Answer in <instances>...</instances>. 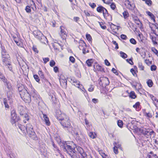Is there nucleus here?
<instances>
[{"instance_id": "f257e3e1", "label": "nucleus", "mask_w": 158, "mask_h": 158, "mask_svg": "<svg viewBox=\"0 0 158 158\" xmlns=\"http://www.w3.org/2000/svg\"><path fill=\"white\" fill-rule=\"evenodd\" d=\"M61 145L64 152H66L72 158H93L91 155L87 156L86 153L84 152L83 149L80 147H76L77 151L75 148H73L70 145L69 142H64Z\"/></svg>"}, {"instance_id": "f03ea898", "label": "nucleus", "mask_w": 158, "mask_h": 158, "mask_svg": "<svg viewBox=\"0 0 158 158\" xmlns=\"http://www.w3.org/2000/svg\"><path fill=\"white\" fill-rule=\"evenodd\" d=\"M26 130L29 136L34 139H36L37 137L32 125L31 124H28L26 125Z\"/></svg>"}, {"instance_id": "7ed1b4c3", "label": "nucleus", "mask_w": 158, "mask_h": 158, "mask_svg": "<svg viewBox=\"0 0 158 158\" xmlns=\"http://www.w3.org/2000/svg\"><path fill=\"white\" fill-rule=\"evenodd\" d=\"M34 35L35 37L39 40L42 43L45 44L47 39L43 34L39 31H35L33 32Z\"/></svg>"}, {"instance_id": "20e7f679", "label": "nucleus", "mask_w": 158, "mask_h": 158, "mask_svg": "<svg viewBox=\"0 0 158 158\" xmlns=\"http://www.w3.org/2000/svg\"><path fill=\"white\" fill-rule=\"evenodd\" d=\"M25 110V107L22 106H19L18 108V110L20 114L25 118L23 120V122L25 123L27 121L29 120L28 116L26 113Z\"/></svg>"}, {"instance_id": "39448f33", "label": "nucleus", "mask_w": 158, "mask_h": 158, "mask_svg": "<svg viewBox=\"0 0 158 158\" xmlns=\"http://www.w3.org/2000/svg\"><path fill=\"white\" fill-rule=\"evenodd\" d=\"M31 95L34 99L37 100V102H38V103L39 105L40 101L43 102V101L40 95L34 89H31Z\"/></svg>"}, {"instance_id": "423d86ee", "label": "nucleus", "mask_w": 158, "mask_h": 158, "mask_svg": "<svg viewBox=\"0 0 158 158\" xmlns=\"http://www.w3.org/2000/svg\"><path fill=\"white\" fill-rule=\"evenodd\" d=\"M61 121L60 123L64 128H69L70 127V123L69 122V117L67 116L63 118Z\"/></svg>"}, {"instance_id": "0eeeda50", "label": "nucleus", "mask_w": 158, "mask_h": 158, "mask_svg": "<svg viewBox=\"0 0 158 158\" xmlns=\"http://www.w3.org/2000/svg\"><path fill=\"white\" fill-rule=\"evenodd\" d=\"M11 122L12 124L17 122L20 119L19 116H17L15 110H13L11 111Z\"/></svg>"}, {"instance_id": "6e6552de", "label": "nucleus", "mask_w": 158, "mask_h": 158, "mask_svg": "<svg viewBox=\"0 0 158 158\" xmlns=\"http://www.w3.org/2000/svg\"><path fill=\"white\" fill-rule=\"evenodd\" d=\"M23 94V95H21V98L26 103H29L31 101V96L28 92L26 93V94Z\"/></svg>"}, {"instance_id": "1a4fd4ad", "label": "nucleus", "mask_w": 158, "mask_h": 158, "mask_svg": "<svg viewBox=\"0 0 158 158\" xmlns=\"http://www.w3.org/2000/svg\"><path fill=\"white\" fill-rule=\"evenodd\" d=\"M55 116L57 119L59 120L63 119V118L65 117L66 115L65 114L62 113L60 110H57L56 111Z\"/></svg>"}, {"instance_id": "9d476101", "label": "nucleus", "mask_w": 158, "mask_h": 158, "mask_svg": "<svg viewBox=\"0 0 158 158\" xmlns=\"http://www.w3.org/2000/svg\"><path fill=\"white\" fill-rule=\"evenodd\" d=\"M18 90L19 92L20 95H23L24 94L27 93V90L25 88L24 86L23 85H19L18 87Z\"/></svg>"}, {"instance_id": "9b49d317", "label": "nucleus", "mask_w": 158, "mask_h": 158, "mask_svg": "<svg viewBox=\"0 0 158 158\" xmlns=\"http://www.w3.org/2000/svg\"><path fill=\"white\" fill-rule=\"evenodd\" d=\"M100 82H102V84L104 85H108L110 84V81L108 78L105 77H101L100 78ZM100 84V82H99Z\"/></svg>"}, {"instance_id": "f8f14e48", "label": "nucleus", "mask_w": 158, "mask_h": 158, "mask_svg": "<svg viewBox=\"0 0 158 158\" xmlns=\"http://www.w3.org/2000/svg\"><path fill=\"white\" fill-rule=\"evenodd\" d=\"M94 70L95 72H96L97 71H100L102 72H105L104 69L100 65L96 63L95 65L93 66Z\"/></svg>"}, {"instance_id": "ddd939ff", "label": "nucleus", "mask_w": 158, "mask_h": 158, "mask_svg": "<svg viewBox=\"0 0 158 158\" xmlns=\"http://www.w3.org/2000/svg\"><path fill=\"white\" fill-rule=\"evenodd\" d=\"M12 102V100L10 99H3V102L6 108L9 109L10 107L9 106L11 104Z\"/></svg>"}, {"instance_id": "4468645a", "label": "nucleus", "mask_w": 158, "mask_h": 158, "mask_svg": "<svg viewBox=\"0 0 158 158\" xmlns=\"http://www.w3.org/2000/svg\"><path fill=\"white\" fill-rule=\"evenodd\" d=\"M60 36L63 39H64L67 36V34L65 31V29L64 27L62 26L60 27Z\"/></svg>"}, {"instance_id": "2eb2a0df", "label": "nucleus", "mask_w": 158, "mask_h": 158, "mask_svg": "<svg viewBox=\"0 0 158 158\" xmlns=\"http://www.w3.org/2000/svg\"><path fill=\"white\" fill-rule=\"evenodd\" d=\"M125 5L127 8L130 10H132L134 8V5L133 4H131L129 0H126Z\"/></svg>"}, {"instance_id": "dca6fc26", "label": "nucleus", "mask_w": 158, "mask_h": 158, "mask_svg": "<svg viewBox=\"0 0 158 158\" xmlns=\"http://www.w3.org/2000/svg\"><path fill=\"white\" fill-rule=\"evenodd\" d=\"M43 117L46 124L48 126H49L50 125V122L48 117L45 114H43Z\"/></svg>"}, {"instance_id": "f3484780", "label": "nucleus", "mask_w": 158, "mask_h": 158, "mask_svg": "<svg viewBox=\"0 0 158 158\" xmlns=\"http://www.w3.org/2000/svg\"><path fill=\"white\" fill-rule=\"evenodd\" d=\"M105 8L103 6H101L98 7L97 8V11L99 13H102L103 12Z\"/></svg>"}, {"instance_id": "a211bd4d", "label": "nucleus", "mask_w": 158, "mask_h": 158, "mask_svg": "<svg viewBox=\"0 0 158 158\" xmlns=\"http://www.w3.org/2000/svg\"><path fill=\"white\" fill-rule=\"evenodd\" d=\"M114 144L115 145V146L113 148L114 152L115 154H117L118 153L117 148H119L120 146L121 145L118 144V147L117 145L116 146H115V144H116V143H114Z\"/></svg>"}, {"instance_id": "6ab92c4d", "label": "nucleus", "mask_w": 158, "mask_h": 158, "mask_svg": "<svg viewBox=\"0 0 158 158\" xmlns=\"http://www.w3.org/2000/svg\"><path fill=\"white\" fill-rule=\"evenodd\" d=\"M93 60L92 59H88L86 62L88 66L89 67L92 66V64L93 63Z\"/></svg>"}, {"instance_id": "aec40b11", "label": "nucleus", "mask_w": 158, "mask_h": 158, "mask_svg": "<svg viewBox=\"0 0 158 158\" xmlns=\"http://www.w3.org/2000/svg\"><path fill=\"white\" fill-rule=\"evenodd\" d=\"M135 23L137 25H140L141 27L143 25L142 23L140 21L139 19L137 18L136 17L134 19Z\"/></svg>"}, {"instance_id": "412c9836", "label": "nucleus", "mask_w": 158, "mask_h": 158, "mask_svg": "<svg viewBox=\"0 0 158 158\" xmlns=\"http://www.w3.org/2000/svg\"><path fill=\"white\" fill-rule=\"evenodd\" d=\"M146 13L149 16H150L152 19H153L154 21H155V16L152 13L149 11H147Z\"/></svg>"}, {"instance_id": "4be33fe9", "label": "nucleus", "mask_w": 158, "mask_h": 158, "mask_svg": "<svg viewBox=\"0 0 158 158\" xmlns=\"http://www.w3.org/2000/svg\"><path fill=\"white\" fill-rule=\"evenodd\" d=\"M150 38L152 40L154 44L156 45L157 44V42L156 41V37L151 35L150 36Z\"/></svg>"}, {"instance_id": "5701e85b", "label": "nucleus", "mask_w": 158, "mask_h": 158, "mask_svg": "<svg viewBox=\"0 0 158 158\" xmlns=\"http://www.w3.org/2000/svg\"><path fill=\"white\" fill-rule=\"evenodd\" d=\"M89 136L92 139H94L96 137V135L93 132H90L89 134Z\"/></svg>"}, {"instance_id": "b1692460", "label": "nucleus", "mask_w": 158, "mask_h": 158, "mask_svg": "<svg viewBox=\"0 0 158 158\" xmlns=\"http://www.w3.org/2000/svg\"><path fill=\"white\" fill-rule=\"evenodd\" d=\"M129 96L130 98L132 99H135L136 96L134 91H131L129 95Z\"/></svg>"}, {"instance_id": "393cba45", "label": "nucleus", "mask_w": 158, "mask_h": 158, "mask_svg": "<svg viewBox=\"0 0 158 158\" xmlns=\"http://www.w3.org/2000/svg\"><path fill=\"white\" fill-rule=\"evenodd\" d=\"M30 7L33 10H35L36 9V5L34 2L33 1H31V5Z\"/></svg>"}, {"instance_id": "a878e982", "label": "nucleus", "mask_w": 158, "mask_h": 158, "mask_svg": "<svg viewBox=\"0 0 158 158\" xmlns=\"http://www.w3.org/2000/svg\"><path fill=\"white\" fill-rule=\"evenodd\" d=\"M148 86L150 87H152L153 85V82L152 81L151 79H149L147 82Z\"/></svg>"}, {"instance_id": "bb28decb", "label": "nucleus", "mask_w": 158, "mask_h": 158, "mask_svg": "<svg viewBox=\"0 0 158 158\" xmlns=\"http://www.w3.org/2000/svg\"><path fill=\"white\" fill-rule=\"evenodd\" d=\"M138 65L139 68L141 70H143L144 69V67L143 65L142 64V63L139 62L138 63Z\"/></svg>"}, {"instance_id": "cd10ccee", "label": "nucleus", "mask_w": 158, "mask_h": 158, "mask_svg": "<svg viewBox=\"0 0 158 158\" xmlns=\"http://www.w3.org/2000/svg\"><path fill=\"white\" fill-rule=\"evenodd\" d=\"M19 127L21 131H23V132H25L26 128V127H25V126L23 125H20L19 126Z\"/></svg>"}, {"instance_id": "c85d7f7f", "label": "nucleus", "mask_w": 158, "mask_h": 158, "mask_svg": "<svg viewBox=\"0 0 158 158\" xmlns=\"http://www.w3.org/2000/svg\"><path fill=\"white\" fill-rule=\"evenodd\" d=\"M152 26L150 25V27L151 28V30H152V28L155 29H156L158 28V24L156 23L155 24H152Z\"/></svg>"}, {"instance_id": "c756f323", "label": "nucleus", "mask_w": 158, "mask_h": 158, "mask_svg": "<svg viewBox=\"0 0 158 158\" xmlns=\"http://www.w3.org/2000/svg\"><path fill=\"white\" fill-rule=\"evenodd\" d=\"M51 142L52 143V145L53 146L54 148V150H55L57 151L58 152H59L60 151L58 149L57 147L55 145L53 141H52Z\"/></svg>"}, {"instance_id": "7c9ffc66", "label": "nucleus", "mask_w": 158, "mask_h": 158, "mask_svg": "<svg viewBox=\"0 0 158 158\" xmlns=\"http://www.w3.org/2000/svg\"><path fill=\"white\" fill-rule=\"evenodd\" d=\"M120 53L121 55V56L123 58H126L127 57V55L126 53L122 52H120Z\"/></svg>"}, {"instance_id": "2f4dec72", "label": "nucleus", "mask_w": 158, "mask_h": 158, "mask_svg": "<svg viewBox=\"0 0 158 158\" xmlns=\"http://www.w3.org/2000/svg\"><path fill=\"white\" fill-rule=\"evenodd\" d=\"M152 50L154 53L158 56V51L155 48H152Z\"/></svg>"}, {"instance_id": "473e14b6", "label": "nucleus", "mask_w": 158, "mask_h": 158, "mask_svg": "<svg viewBox=\"0 0 158 158\" xmlns=\"http://www.w3.org/2000/svg\"><path fill=\"white\" fill-rule=\"evenodd\" d=\"M74 134L76 136V139L79 140L81 141V138L80 137L78 133L77 132H75Z\"/></svg>"}, {"instance_id": "72a5a7b5", "label": "nucleus", "mask_w": 158, "mask_h": 158, "mask_svg": "<svg viewBox=\"0 0 158 158\" xmlns=\"http://www.w3.org/2000/svg\"><path fill=\"white\" fill-rule=\"evenodd\" d=\"M117 124L119 127L121 128L123 126V122L122 120H119L118 121Z\"/></svg>"}, {"instance_id": "f704fd0d", "label": "nucleus", "mask_w": 158, "mask_h": 158, "mask_svg": "<svg viewBox=\"0 0 158 158\" xmlns=\"http://www.w3.org/2000/svg\"><path fill=\"white\" fill-rule=\"evenodd\" d=\"M102 13L103 14V15L105 18V17H106L108 15V13L107 10L106 8L104 9V10L103 12Z\"/></svg>"}, {"instance_id": "c9c22d12", "label": "nucleus", "mask_w": 158, "mask_h": 158, "mask_svg": "<svg viewBox=\"0 0 158 158\" xmlns=\"http://www.w3.org/2000/svg\"><path fill=\"white\" fill-rule=\"evenodd\" d=\"M124 18L126 19L129 16V14L127 12L125 11L123 13Z\"/></svg>"}, {"instance_id": "e433bc0d", "label": "nucleus", "mask_w": 158, "mask_h": 158, "mask_svg": "<svg viewBox=\"0 0 158 158\" xmlns=\"http://www.w3.org/2000/svg\"><path fill=\"white\" fill-rule=\"evenodd\" d=\"M2 56L3 58H7V56L8 55H7L6 54V52H2Z\"/></svg>"}, {"instance_id": "4c0bfd02", "label": "nucleus", "mask_w": 158, "mask_h": 158, "mask_svg": "<svg viewBox=\"0 0 158 158\" xmlns=\"http://www.w3.org/2000/svg\"><path fill=\"white\" fill-rule=\"evenodd\" d=\"M140 106V103L139 102H137L133 106V107L136 109L137 108H139Z\"/></svg>"}, {"instance_id": "58836bf2", "label": "nucleus", "mask_w": 158, "mask_h": 158, "mask_svg": "<svg viewBox=\"0 0 158 158\" xmlns=\"http://www.w3.org/2000/svg\"><path fill=\"white\" fill-rule=\"evenodd\" d=\"M145 2V3L149 6L152 5V2L151 0H146Z\"/></svg>"}, {"instance_id": "ea45409f", "label": "nucleus", "mask_w": 158, "mask_h": 158, "mask_svg": "<svg viewBox=\"0 0 158 158\" xmlns=\"http://www.w3.org/2000/svg\"><path fill=\"white\" fill-rule=\"evenodd\" d=\"M25 10L27 12H30L31 11V7L28 6H27L26 7Z\"/></svg>"}, {"instance_id": "a19ab883", "label": "nucleus", "mask_w": 158, "mask_h": 158, "mask_svg": "<svg viewBox=\"0 0 158 158\" xmlns=\"http://www.w3.org/2000/svg\"><path fill=\"white\" fill-rule=\"evenodd\" d=\"M38 74L41 78H44V75L41 71L39 70L38 71Z\"/></svg>"}, {"instance_id": "79ce46f5", "label": "nucleus", "mask_w": 158, "mask_h": 158, "mask_svg": "<svg viewBox=\"0 0 158 158\" xmlns=\"http://www.w3.org/2000/svg\"><path fill=\"white\" fill-rule=\"evenodd\" d=\"M34 77L35 81L37 82H39L40 81V79L39 78V77L37 75H34L33 76Z\"/></svg>"}, {"instance_id": "37998d69", "label": "nucleus", "mask_w": 158, "mask_h": 158, "mask_svg": "<svg viewBox=\"0 0 158 158\" xmlns=\"http://www.w3.org/2000/svg\"><path fill=\"white\" fill-rule=\"evenodd\" d=\"M112 43L113 44L115 45V49H117L118 48V46L117 43H116V41L114 40L113 41Z\"/></svg>"}, {"instance_id": "c03bdc74", "label": "nucleus", "mask_w": 158, "mask_h": 158, "mask_svg": "<svg viewBox=\"0 0 158 158\" xmlns=\"http://www.w3.org/2000/svg\"><path fill=\"white\" fill-rule=\"evenodd\" d=\"M89 4L92 8H94L96 6V4L94 3H91V2H89Z\"/></svg>"}, {"instance_id": "a18cd8bd", "label": "nucleus", "mask_w": 158, "mask_h": 158, "mask_svg": "<svg viewBox=\"0 0 158 158\" xmlns=\"http://www.w3.org/2000/svg\"><path fill=\"white\" fill-rule=\"evenodd\" d=\"M43 60L44 64H46L47 62H48L49 60V59L48 57L43 58Z\"/></svg>"}, {"instance_id": "49530a36", "label": "nucleus", "mask_w": 158, "mask_h": 158, "mask_svg": "<svg viewBox=\"0 0 158 158\" xmlns=\"http://www.w3.org/2000/svg\"><path fill=\"white\" fill-rule=\"evenodd\" d=\"M101 27L103 29H105L106 28V27L102 23L98 22Z\"/></svg>"}, {"instance_id": "de8ad7c7", "label": "nucleus", "mask_w": 158, "mask_h": 158, "mask_svg": "<svg viewBox=\"0 0 158 158\" xmlns=\"http://www.w3.org/2000/svg\"><path fill=\"white\" fill-rule=\"evenodd\" d=\"M130 42L134 44H135L136 43V40L133 38H131L130 40Z\"/></svg>"}, {"instance_id": "09e8293b", "label": "nucleus", "mask_w": 158, "mask_h": 158, "mask_svg": "<svg viewBox=\"0 0 158 158\" xmlns=\"http://www.w3.org/2000/svg\"><path fill=\"white\" fill-rule=\"evenodd\" d=\"M55 64V62L53 60H51L50 62V65L51 67H53Z\"/></svg>"}, {"instance_id": "8fccbe9b", "label": "nucleus", "mask_w": 158, "mask_h": 158, "mask_svg": "<svg viewBox=\"0 0 158 158\" xmlns=\"http://www.w3.org/2000/svg\"><path fill=\"white\" fill-rule=\"evenodd\" d=\"M156 69V65H153L151 66V71H155Z\"/></svg>"}, {"instance_id": "3c124183", "label": "nucleus", "mask_w": 158, "mask_h": 158, "mask_svg": "<svg viewBox=\"0 0 158 158\" xmlns=\"http://www.w3.org/2000/svg\"><path fill=\"white\" fill-rule=\"evenodd\" d=\"M145 116H147L149 118H151L152 117V114L150 113H146Z\"/></svg>"}, {"instance_id": "603ef678", "label": "nucleus", "mask_w": 158, "mask_h": 158, "mask_svg": "<svg viewBox=\"0 0 158 158\" xmlns=\"http://www.w3.org/2000/svg\"><path fill=\"white\" fill-rule=\"evenodd\" d=\"M86 38L88 41H91L92 39L91 36L89 34H87L86 35Z\"/></svg>"}, {"instance_id": "864d4df0", "label": "nucleus", "mask_w": 158, "mask_h": 158, "mask_svg": "<svg viewBox=\"0 0 158 158\" xmlns=\"http://www.w3.org/2000/svg\"><path fill=\"white\" fill-rule=\"evenodd\" d=\"M32 48L33 51L35 53H38V51L35 46H33Z\"/></svg>"}, {"instance_id": "5fc2aeb1", "label": "nucleus", "mask_w": 158, "mask_h": 158, "mask_svg": "<svg viewBox=\"0 0 158 158\" xmlns=\"http://www.w3.org/2000/svg\"><path fill=\"white\" fill-rule=\"evenodd\" d=\"M69 60L73 63H74L75 61V59L73 57L71 56L69 57Z\"/></svg>"}, {"instance_id": "6e6d98bb", "label": "nucleus", "mask_w": 158, "mask_h": 158, "mask_svg": "<svg viewBox=\"0 0 158 158\" xmlns=\"http://www.w3.org/2000/svg\"><path fill=\"white\" fill-rule=\"evenodd\" d=\"M5 84L7 86V88L8 89H10V83L9 82H8V81H7V82H5Z\"/></svg>"}, {"instance_id": "4d7b16f0", "label": "nucleus", "mask_w": 158, "mask_h": 158, "mask_svg": "<svg viewBox=\"0 0 158 158\" xmlns=\"http://www.w3.org/2000/svg\"><path fill=\"white\" fill-rule=\"evenodd\" d=\"M110 7L111 8L114 10L116 7V6L114 3H112L110 5Z\"/></svg>"}, {"instance_id": "13d9d810", "label": "nucleus", "mask_w": 158, "mask_h": 158, "mask_svg": "<svg viewBox=\"0 0 158 158\" xmlns=\"http://www.w3.org/2000/svg\"><path fill=\"white\" fill-rule=\"evenodd\" d=\"M130 71L132 73L133 76H135V75H137L136 72L134 69H131L130 70Z\"/></svg>"}, {"instance_id": "bf43d9fd", "label": "nucleus", "mask_w": 158, "mask_h": 158, "mask_svg": "<svg viewBox=\"0 0 158 158\" xmlns=\"http://www.w3.org/2000/svg\"><path fill=\"white\" fill-rule=\"evenodd\" d=\"M143 133L144 135H150L149 131H143Z\"/></svg>"}, {"instance_id": "052dcab7", "label": "nucleus", "mask_w": 158, "mask_h": 158, "mask_svg": "<svg viewBox=\"0 0 158 158\" xmlns=\"http://www.w3.org/2000/svg\"><path fill=\"white\" fill-rule=\"evenodd\" d=\"M121 38L124 40H126L127 38V37L126 35L122 34L121 35Z\"/></svg>"}, {"instance_id": "680f3d73", "label": "nucleus", "mask_w": 158, "mask_h": 158, "mask_svg": "<svg viewBox=\"0 0 158 158\" xmlns=\"http://www.w3.org/2000/svg\"><path fill=\"white\" fill-rule=\"evenodd\" d=\"M105 64L107 66H110V62L106 59L105 60Z\"/></svg>"}, {"instance_id": "e2e57ef3", "label": "nucleus", "mask_w": 158, "mask_h": 158, "mask_svg": "<svg viewBox=\"0 0 158 158\" xmlns=\"http://www.w3.org/2000/svg\"><path fill=\"white\" fill-rule=\"evenodd\" d=\"M83 53L85 54L86 53H88L89 52V51L88 50H87V51L86 50V49L85 48H83L82 49Z\"/></svg>"}, {"instance_id": "0e129e2a", "label": "nucleus", "mask_w": 158, "mask_h": 158, "mask_svg": "<svg viewBox=\"0 0 158 158\" xmlns=\"http://www.w3.org/2000/svg\"><path fill=\"white\" fill-rule=\"evenodd\" d=\"M112 71L115 74L117 75L118 74V72L114 68H113L112 69Z\"/></svg>"}, {"instance_id": "69168bd1", "label": "nucleus", "mask_w": 158, "mask_h": 158, "mask_svg": "<svg viewBox=\"0 0 158 158\" xmlns=\"http://www.w3.org/2000/svg\"><path fill=\"white\" fill-rule=\"evenodd\" d=\"M98 152L99 153V154H100L101 156L102 155H105V156H106V155L105 154L104 152H103L102 150H98Z\"/></svg>"}, {"instance_id": "338daca9", "label": "nucleus", "mask_w": 158, "mask_h": 158, "mask_svg": "<svg viewBox=\"0 0 158 158\" xmlns=\"http://www.w3.org/2000/svg\"><path fill=\"white\" fill-rule=\"evenodd\" d=\"M79 19V18L78 17H75L73 18V20L76 22H77Z\"/></svg>"}, {"instance_id": "774afa93", "label": "nucleus", "mask_w": 158, "mask_h": 158, "mask_svg": "<svg viewBox=\"0 0 158 158\" xmlns=\"http://www.w3.org/2000/svg\"><path fill=\"white\" fill-rule=\"evenodd\" d=\"M58 68L57 66L53 68V70L55 73H57L58 71Z\"/></svg>"}]
</instances>
